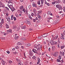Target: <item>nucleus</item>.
Returning a JSON list of instances; mask_svg holds the SVG:
<instances>
[{
    "instance_id": "f257e3e1",
    "label": "nucleus",
    "mask_w": 65,
    "mask_h": 65,
    "mask_svg": "<svg viewBox=\"0 0 65 65\" xmlns=\"http://www.w3.org/2000/svg\"><path fill=\"white\" fill-rule=\"evenodd\" d=\"M51 35L53 38L54 39H57L58 37L57 34L55 32L52 33Z\"/></svg>"
},
{
    "instance_id": "f03ea898",
    "label": "nucleus",
    "mask_w": 65,
    "mask_h": 65,
    "mask_svg": "<svg viewBox=\"0 0 65 65\" xmlns=\"http://www.w3.org/2000/svg\"><path fill=\"white\" fill-rule=\"evenodd\" d=\"M8 3L9 4L10 3L11 4L10 5V6H12L13 7V0H9V1L8 2Z\"/></svg>"
},
{
    "instance_id": "7ed1b4c3",
    "label": "nucleus",
    "mask_w": 65,
    "mask_h": 65,
    "mask_svg": "<svg viewBox=\"0 0 65 65\" xmlns=\"http://www.w3.org/2000/svg\"><path fill=\"white\" fill-rule=\"evenodd\" d=\"M40 2H41V4L42 5L43 3V0H38V4L39 5L40 4Z\"/></svg>"
},
{
    "instance_id": "20e7f679",
    "label": "nucleus",
    "mask_w": 65,
    "mask_h": 65,
    "mask_svg": "<svg viewBox=\"0 0 65 65\" xmlns=\"http://www.w3.org/2000/svg\"><path fill=\"white\" fill-rule=\"evenodd\" d=\"M32 51L34 53H36L37 54H38L39 55H41V54H39L37 52V51L35 49H33L32 50Z\"/></svg>"
},
{
    "instance_id": "39448f33",
    "label": "nucleus",
    "mask_w": 65,
    "mask_h": 65,
    "mask_svg": "<svg viewBox=\"0 0 65 65\" xmlns=\"http://www.w3.org/2000/svg\"><path fill=\"white\" fill-rule=\"evenodd\" d=\"M12 6V8H11L10 7H9V8H10V9H11L12 12H13V11H14V10H15V9L14 8H13V7L12 6Z\"/></svg>"
},
{
    "instance_id": "423d86ee",
    "label": "nucleus",
    "mask_w": 65,
    "mask_h": 65,
    "mask_svg": "<svg viewBox=\"0 0 65 65\" xmlns=\"http://www.w3.org/2000/svg\"><path fill=\"white\" fill-rule=\"evenodd\" d=\"M54 41L53 40L50 41L49 43H48V44H49V43H50L51 45H54Z\"/></svg>"
},
{
    "instance_id": "0eeeda50",
    "label": "nucleus",
    "mask_w": 65,
    "mask_h": 65,
    "mask_svg": "<svg viewBox=\"0 0 65 65\" xmlns=\"http://www.w3.org/2000/svg\"><path fill=\"white\" fill-rule=\"evenodd\" d=\"M32 5L33 7H35L36 8H37V4H35L34 3H33Z\"/></svg>"
},
{
    "instance_id": "6e6552de",
    "label": "nucleus",
    "mask_w": 65,
    "mask_h": 65,
    "mask_svg": "<svg viewBox=\"0 0 65 65\" xmlns=\"http://www.w3.org/2000/svg\"><path fill=\"white\" fill-rule=\"evenodd\" d=\"M60 56H64V52L63 51L61 52L60 51Z\"/></svg>"
},
{
    "instance_id": "1a4fd4ad",
    "label": "nucleus",
    "mask_w": 65,
    "mask_h": 65,
    "mask_svg": "<svg viewBox=\"0 0 65 65\" xmlns=\"http://www.w3.org/2000/svg\"><path fill=\"white\" fill-rule=\"evenodd\" d=\"M0 7H2L4 8V5L2 2H0Z\"/></svg>"
},
{
    "instance_id": "9d476101",
    "label": "nucleus",
    "mask_w": 65,
    "mask_h": 65,
    "mask_svg": "<svg viewBox=\"0 0 65 65\" xmlns=\"http://www.w3.org/2000/svg\"><path fill=\"white\" fill-rule=\"evenodd\" d=\"M47 35H48V33H46L45 34H43V36H42L43 37H46L47 36Z\"/></svg>"
},
{
    "instance_id": "9b49d317",
    "label": "nucleus",
    "mask_w": 65,
    "mask_h": 65,
    "mask_svg": "<svg viewBox=\"0 0 65 65\" xmlns=\"http://www.w3.org/2000/svg\"><path fill=\"white\" fill-rule=\"evenodd\" d=\"M12 32V30H11V29H9L7 30V34L9 33H11Z\"/></svg>"
},
{
    "instance_id": "f8f14e48",
    "label": "nucleus",
    "mask_w": 65,
    "mask_h": 65,
    "mask_svg": "<svg viewBox=\"0 0 65 65\" xmlns=\"http://www.w3.org/2000/svg\"><path fill=\"white\" fill-rule=\"evenodd\" d=\"M35 47L37 49V51H39V50L40 47L39 46H37V45H35Z\"/></svg>"
},
{
    "instance_id": "ddd939ff",
    "label": "nucleus",
    "mask_w": 65,
    "mask_h": 65,
    "mask_svg": "<svg viewBox=\"0 0 65 65\" xmlns=\"http://www.w3.org/2000/svg\"><path fill=\"white\" fill-rule=\"evenodd\" d=\"M1 33L2 34H3V35H6V33L4 32L3 31H2L1 32Z\"/></svg>"
},
{
    "instance_id": "4468645a",
    "label": "nucleus",
    "mask_w": 65,
    "mask_h": 65,
    "mask_svg": "<svg viewBox=\"0 0 65 65\" xmlns=\"http://www.w3.org/2000/svg\"><path fill=\"white\" fill-rule=\"evenodd\" d=\"M38 62H37V64H39L40 61V58H38Z\"/></svg>"
},
{
    "instance_id": "2eb2a0df",
    "label": "nucleus",
    "mask_w": 65,
    "mask_h": 65,
    "mask_svg": "<svg viewBox=\"0 0 65 65\" xmlns=\"http://www.w3.org/2000/svg\"><path fill=\"white\" fill-rule=\"evenodd\" d=\"M2 64L3 65H5V63H6V62H5V61H3V59H2Z\"/></svg>"
},
{
    "instance_id": "dca6fc26",
    "label": "nucleus",
    "mask_w": 65,
    "mask_h": 65,
    "mask_svg": "<svg viewBox=\"0 0 65 65\" xmlns=\"http://www.w3.org/2000/svg\"><path fill=\"white\" fill-rule=\"evenodd\" d=\"M57 55L58 53L57 52H56L54 54L53 56H54V57H57Z\"/></svg>"
},
{
    "instance_id": "f3484780",
    "label": "nucleus",
    "mask_w": 65,
    "mask_h": 65,
    "mask_svg": "<svg viewBox=\"0 0 65 65\" xmlns=\"http://www.w3.org/2000/svg\"><path fill=\"white\" fill-rule=\"evenodd\" d=\"M61 35L62 36L64 37V36L65 35V31H64L63 33H61Z\"/></svg>"
},
{
    "instance_id": "a211bd4d",
    "label": "nucleus",
    "mask_w": 65,
    "mask_h": 65,
    "mask_svg": "<svg viewBox=\"0 0 65 65\" xmlns=\"http://www.w3.org/2000/svg\"><path fill=\"white\" fill-rule=\"evenodd\" d=\"M56 6L57 7V8H58L60 10V9L59 8H60V6H60L59 5H56Z\"/></svg>"
},
{
    "instance_id": "6ab92c4d",
    "label": "nucleus",
    "mask_w": 65,
    "mask_h": 65,
    "mask_svg": "<svg viewBox=\"0 0 65 65\" xmlns=\"http://www.w3.org/2000/svg\"><path fill=\"white\" fill-rule=\"evenodd\" d=\"M28 17L30 19H31V20H32V17H31V15L30 14H28Z\"/></svg>"
},
{
    "instance_id": "aec40b11",
    "label": "nucleus",
    "mask_w": 65,
    "mask_h": 65,
    "mask_svg": "<svg viewBox=\"0 0 65 65\" xmlns=\"http://www.w3.org/2000/svg\"><path fill=\"white\" fill-rule=\"evenodd\" d=\"M25 12L26 13L27 15H28V9H26V10Z\"/></svg>"
},
{
    "instance_id": "412c9836",
    "label": "nucleus",
    "mask_w": 65,
    "mask_h": 65,
    "mask_svg": "<svg viewBox=\"0 0 65 65\" xmlns=\"http://www.w3.org/2000/svg\"><path fill=\"white\" fill-rule=\"evenodd\" d=\"M57 24V21H55L53 23V24H54V25H56Z\"/></svg>"
},
{
    "instance_id": "4be33fe9",
    "label": "nucleus",
    "mask_w": 65,
    "mask_h": 65,
    "mask_svg": "<svg viewBox=\"0 0 65 65\" xmlns=\"http://www.w3.org/2000/svg\"><path fill=\"white\" fill-rule=\"evenodd\" d=\"M23 8H24V7L23 6H21L20 7V9L21 10H22V9H23Z\"/></svg>"
},
{
    "instance_id": "5701e85b",
    "label": "nucleus",
    "mask_w": 65,
    "mask_h": 65,
    "mask_svg": "<svg viewBox=\"0 0 65 65\" xmlns=\"http://www.w3.org/2000/svg\"><path fill=\"white\" fill-rule=\"evenodd\" d=\"M4 19H2L1 22V23H2V24H4Z\"/></svg>"
},
{
    "instance_id": "b1692460",
    "label": "nucleus",
    "mask_w": 65,
    "mask_h": 65,
    "mask_svg": "<svg viewBox=\"0 0 65 65\" xmlns=\"http://www.w3.org/2000/svg\"><path fill=\"white\" fill-rule=\"evenodd\" d=\"M57 42H56L55 41H54L53 42V45L55 44H57Z\"/></svg>"
},
{
    "instance_id": "393cba45",
    "label": "nucleus",
    "mask_w": 65,
    "mask_h": 65,
    "mask_svg": "<svg viewBox=\"0 0 65 65\" xmlns=\"http://www.w3.org/2000/svg\"><path fill=\"white\" fill-rule=\"evenodd\" d=\"M21 39L23 40H26V39L25 38H21Z\"/></svg>"
},
{
    "instance_id": "a878e982",
    "label": "nucleus",
    "mask_w": 65,
    "mask_h": 65,
    "mask_svg": "<svg viewBox=\"0 0 65 65\" xmlns=\"http://www.w3.org/2000/svg\"><path fill=\"white\" fill-rule=\"evenodd\" d=\"M26 28V27L25 26H24L22 27V29H25Z\"/></svg>"
},
{
    "instance_id": "bb28decb",
    "label": "nucleus",
    "mask_w": 65,
    "mask_h": 65,
    "mask_svg": "<svg viewBox=\"0 0 65 65\" xmlns=\"http://www.w3.org/2000/svg\"><path fill=\"white\" fill-rule=\"evenodd\" d=\"M52 50L54 51L55 48V46H52Z\"/></svg>"
},
{
    "instance_id": "cd10ccee",
    "label": "nucleus",
    "mask_w": 65,
    "mask_h": 65,
    "mask_svg": "<svg viewBox=\"0 0 65 65\" xmlns=\"http://www.w3.org/2000/svg\"><path fill=\"white\" fill-rule=\"evenodd\" d=\"M6 28H9V25L7 24H6Z\"/></svg>"
},
{
    "instance_id": "c85d7f7f",
    "label": "nucleus",
    "mask_w": 65,
    "mask_h": 65,
    "mask_svg": "<svg viewBox=\"0 0 65 65\" xmlns=\"http://www.w3.org/2000/svg\"><path fill=\"white\" fill-rule=\"evenodd\" d=\"M60 39H63V40H64V37L62 36L60 37Z\"/></svg>"
},
{
    "instance_id": "c756f323",
    "label": "nucleus",
    "mask_w": 65,
    "mask_h": 65,
    "mask_svg": "<svg viewBox=\"0 0 65 65\" xmlns=\"http://www.w3.org/2000/svg\"><path fill=\"white\" fill-rule=\"evenodd\" d=\"M19 38V37L18 36H16L15 37H14V39H18V38Z\"/></svg>"
},
{
    "instance_id": "7c9ffc66",
    "label": "nucleus",
    "mask_w": 65,
    "mask_h": 65,
    "mask_svg": "<svg viewBox=\"0 0 65 65\" xmlns=\"http://www.w3.org/2000/svg\"><path fill=\"white\" fill-rule=\"evenodd\" d=\"M14 18H13V15H12L11 16V20H13Z\"/></svg>"
},
{
    "instance_id": "2f4dec72",
    "label": "nucleus",
    "mask_w": 65,
    "mask_h": 65,
    "mask_svg": "<svg viewBox=\"0 0 65 65\" xmlns=\"http://www.w3.org/2000/svg\"><path fill=\"white\" fill-rule=\"evenodd\" d=\"M2 23H0V28H2Z\"/></svg>"
},
{
    "instance_id": "473e14b6",
    "label": "nucleus",
    "mask_w": 65,
    "mask_h": 65,
    "mask_svg": "<svg viewBox=\"0 0 65 65\" xmlns=\"http://www.w3.org/2000/svg\"><path fill=\"white\" fill-rule=\"evenodd\" d=\"M18 45H21L22 43H20V42H18L17 43Z\"/></svg>"
},
{
    "instance_id": "72a5a7b5",
    "label": "nucleus",
    "mask_w": 65,
    "mask_h": 65,
    "mask_svg": "<svg viewBox=\"0 0 65 65\" xmlns=\"http://www.w3.org/2000/svg\"><path fill=\"white\" fill-rule=\"evenodd\" d=\"M0 38L2 40H4V39H5V38H4V37L3 38L2 37H1Z\"/></svg>"
},
{
    "instance_id": "f704fd0d",
    "label": "nucleus",
    "mask_w": 65,
    "mask_h": 65,
    "mask_svg": "<svg viewBox=\"0 0 65 65\" xmlns=\"http://www.w3.org/2000/svg\"><path fill=\"white\" fill-rule=\"evenodd\" d=\"M64 47H65V46H61V49H63V48H64Z\"/></svg>"
},
{
    "instance_id": "c9c22d12",
    "label": "nucleus",
    "mask_w": 65,
    "mask_h": 65,
    "mask_svg": "<svg viewBox=\"0 0 65 65\" xmlns=\"http://www.w3.org/2000/svg\"><path fill=\"white\" fill-rule=\"evenodd\" d=\"M27 45L28 46H30V45H31V44H30L28 43L27 44Z\"/></svg>"
},
{
    "instance_id": "e433bc0d",
    "label": "nucleus",
    "mask_w": 65,
    "mask_h": 65,
    "mask_svg": "<svg viewBox=\"0 0 65 65\" xmlns=\"http://www.w3.org/2000/svg\"><path fill=\"white\" fill-rule=\"evenodd\" d=\"M7 20L8 22H10V18H9V19H7Z\"/></svg>"
},
{
    "instance_id": "4c0bfd02",
    "label": "nucleus",
    "mask_w": 65,
    "mask_h": 65,
    "mask_svg": "<svg viewBox=\"0 0 65 65\" xmlns=\"http://www.w3.org/2000/svg\"><path fill=\"white\" fill-rule=\"evenodd\" d=\"M9 63H10V64H11V63H12V61L11 60H10L9 61Z\"/></svg>"
},
{
    "instance_id": "58836bf2",
    "label": "nucleus",
    "mask_w": 65,
    "mask_h": 65,
    "mask_svg": "<svg viewBox=\"0 0 65 65\" xmlns=\"http://www.w3.org/2000/svg\"><path fill=\"white\" fill-rule=\"evenodd\" d=\"M38 18H39V19H41V17H40V16L39 15H38Z\"/></svg>"
},
{
    "instance_id": "ea45409f",
    "label": "nucleus",
    "mask_w": 65,
    "mask_h": 65,
    "mask_svg": "<svg viewBox=\"0 0 65 65\" xmlns=\"http://www.w3.org/2000/svg\"><path fill=\"white\" fill-rule=\"evenodd\" d=\"M57 61L58 62H61V61L58 59H57Z\"/></svg>"
},
{
    "instance_id": "a19ab883",
    "label": "nucleus",
    "mask_w": 65,
    "mask_h": 65,
    "mask_svg": "<svg viewBox=\"0 0 65 65\" xmlns=\"http://www.w3.org/2000/svg\"><path fill=\"white\" fill-rule=\"evenodd\" d=\"M5 8L7 10H9V8H8L7 7H6Z\"/></svg>"
},
{
    "instance_id": "79ce46f5",
    "label": "nucleus",
    "mask_w": 65,
    "mask_h": 65,
    "mask_svg": "<svg viewBox=\"0 0 65 65\" xmlns=\"http://www.w3.org/2000/svg\"><path fill=\"white\" fill-rule=\"evenodd\" d=\"M9 18H10L9 17V16H7L6 17V18L7 19H9Z\"/></svg>"
},
{
    "instance_id": "37998d69",
    "label": "nucleus",
    "mask_w": 65,
    "mask_h": 65,
    "mask_svg": "<svg viewBox=\"0 0 65 65\" xmlns=\"http://www.w3.org/2000/svg\"><path fill=\"white\" fill-rule=\"evenodd\" d=\"M32 58L33 59H35L36 58V57L34 56L33 57H32Z\"/></svg>"
},
{
    "instance_id": "c03bdc74",
    "label": "nucleus",
    "mask_w": 65,
    "mask_h": 65,
    "mask_svg": "<svg viewBox=\"0 0 65 65\" xmlns=\"http://www.w3.org/2000/svg\"><path fill=\"white\" fill-rule=\"evenodd\" d=\"M58 58L59 60H61V56H58Z\"/></svg>"
},
{
    "instance_id": "a18cd8bd",
    "label": "nucleus",
    "mask_w": 65,
    "mask_h": 65,
    "mask_svg": "<svg viewBox=\"0 0 65 65\" xmlns=\"http://www.w3.org/2000/svg\"><path fill=\"white\" fill-rule=\"evenodd\" d=\"M59 39H60L59 38L58 39V41L59 43H60L61 42V41H60V40H59Z\"/></svg>"
},
{
    "instance_id": "49530a36",
    "label": "nucleus",
    "mask_w": 65,
    "mask_h": 65,
    "mask_svg": "<svg viewBox=\"0 0 65 65\" xmlns=\"http://www.w3.org/2000/svg\"><path fill=\"white\" fill-rule=\"evenodd\" d=\"M23 11L24 12H25V8L23 9Z\"/></svg>"
},
{
    "instance_id": "de8ad7c7",
    "label": "nucleus",
    "mask_w": 65,
    "mask_h": 65,
    "mask_svg": "<svg viewBox=\"0 0 65 65\" xmlns=\"http://www.w3.org/2000/svg\"><path fill=\"white\" fill-rule=\"evenodd\" d=\"M33 12H35V11H36V9H34L33 10Z\"/></svg>"
},
{
    "instance_id": "09e8293b",
    "label": "nucleus",
    "mask_w": 65,
    "mask_h": 65,
    "mask_svg": "<svg viewBox=\"0 0 65 65\" xmlns=\"http://www.w3.org/2000/svg\"><path fill=\"white\" fill-rule=\"evenodd\" d=\"M28 23L29 25H30L31 24V23L29 21L28 22Z\"/></svg>"
},
{
    "instance_id": "8fccbe9b",
    "label": "nucleus",
    "mask_w": 65,
    "mask_h": 65,
    "mask_svg": "<svg viewBox=\"0 0 65 65\" xmlns=\"http://www.w3.org/2000/svg\"><path fill=\"white\" fill-rule=\"evenodd\" d=\"M25 21H26V22H28L29 21L28 19H26Z\"/></svg>"
},
{
    "instance_id": "3c124183",
    "label": "nucleus",
    "mask_w": 65,
    "mask_h": 65,
    "mask_svg": "<svg viewBox=\"0 0 65 65\" xmlns=\"http://www.w3.org/2000/svg\"><path fill=\"white\" fill-rule=\"evenodd\" d=\"M31 15L32 17H33L34 15V14L33 13H31Z\"/></svg>"
},
{
    "instance_id": "603ef678",
    "label": "nucleus",
    "mask_w": 65,
    "mask_h": 65,
    "mask_svg": "<svg viewBox=\"0 0 65 65\" xmlns=\"http://www.w3.org/2000/svg\"><path fill=\"white\" fill-rule=\"evenodd\" d=\"M56 17H57V18H60V17L59 16V15H56Z\"/></svg>"
},
{
    "instance_id": "864d4df0",
    "label": "nucleus",
    "mask_w": 65,
    "mask_h": 65,
    "mask_svg": "<svg viewBox=\"0 0 65 65\" xmlns=\"http://www.w3.org/2000/svg\"><path fill=\"white\" fill-rule=\"evenodd\" d=\"M62 2L63 3H64L65 4V0H63L62 1Z\"/></svg>"
},
{
    "instance_id": "5fc2aeb1",
    "label": "nucleus",
    "mask_w": 65,
    "mask_h": 65,
    "mask_svg": "<svg viewBox=\"0 0 65 65\" xmlns=\"http://www.w3.org/2000/svg\"><path fill=\"white\" fill-rule=\"evenodd\" d=\"M43 47L44 48H46V47H47L45 45V46H44Z\"/></svg>"
},
{
    "instance_id": "6e6d98bb",
    "label": "nucleus",
    "mask_w": 65,
    "mask_h": 65,
    "mask_svg": "<svg viewBox=\"0 0 65 65\" xmlns=\"http://www.w3.org/2000/svg\"><path fill=\"white\" fill-rule=\"evenodd\" d=\"M15 48L16 49H19V47L18 46H17L15 47Z\"/></svg>"
},
{
    "instance_id": "4d7b16f0",
    "label": "nucleus",
    "mask_w": 65,
    "mask_h": 65,
    "mask_svg": "<svg viewBox=\"0 0 65 65\" xmlns=\"http://www.w3.org/2000/svg\"><path fill=\"white\" fill-rule=\"evenodd\" d=\"M50 13H51V11H48V14H50Z\"/></svg>"
},
{
    "instance_id": "13d9d810",
    "label": "nucleus",
    "mask_w": 65,
    "mask_h": 65,
    "mask_svg": "<svg viewBox=\"0 0 65 65\" xmlns=\"http://www.w3.org/2000/svg\"><path fill=\"white\" fill-rule=\"evenodd\" d=\"M7 53H8V54L10 53V52L9 51H7L6 52Z\"/></svg>"
},
{
    "instance_id": "bf43d9fd",
    "label": "nucleus",
    "mask_w": 65,
    "mask_h": 65,
    "mask_svg": "<svg viewBox=\"0 0 65 65\" xmlns=\"http://www.w3.org/2000/svg\"><path fill=\"white\" fill-rule=\"evenodd\" d=\"M58 3H60V2H61V1L60 0H58Z\"/></svg>"
},
{
    "instance_id": "052dcab7",
    "label": "nucleus",
    "mask_w": 65,
    "mask_h": 65,
    "mask_svg": "<svg viewBox=\"0 0 65 65\" xmlns=\"http://www.w3.org/2000/svg\"><path fill=\"white\" fill-rule=\"evenodd\" d=\"M40 38H41V36L38 37V39H40Z\"/></svg>"
},
{
    "instance_id": "680f3d73",
    "label": "nucleus",
    "mask_w": 65,
    "mask_h": 65,
    "mask_svg": "<svg viewBox=\"0 0 65 65\" xmlns=\"http://www.w3.org/2000/svg\"><path fill=\"white\" fill-rule=\"evenodd\" d=\"M43 6V5H42L40 6H39L40 7H42V6Z\"/></svg>"
},
{
    "instance_id": "e2e57ef3",
    "label": "nucleus",
    "mask_w": 65,
    "mask_h": 65,
    "mask_svg": "<svg viewBox=\"0 0 65 65\" xmlns=\"http://www.w3.org/2000/svg\"><path fill=\"white\" fill-rule=\"evenodd\" d=\"M14 21H15L17 20V19H16V18L15 17H14Z\"/></svg>"
},
{
    "instance_id": "0e129e2a",
    "label": "nucleus",
    "mask_w": 65,
    "mask_h": 65,
    "mask_svg": "<svg viewBox=\"0 0 65 65\" xmlns=\"http://www.w3.org/2000/svg\"><path fill=\"white\" fill-rule=\"evenodd\" d=\"M55 2H52V4H53V5L55 4Z\"/></svg>"
},
{
    "instance_id": "69168bd1",
    "label": "nucleus",
    "mask_w": 65,
    "mask_h": 65,
    "mask_svg": "<svg viewBox=\"0 0 65 65\" xmlns=\"http://www.w3.org/2000/svg\"><path fill=\"white\" fill-rule=\"evenodd\" d=\"M15 48H13L12 49V51H14V50H15Z\"/></svg>"
},
{
    "instance_id": "338daca9",
    "label": "nucleus",
    "mask_w": 65,
    "mask_h": 65,
    "mask_svg": "<svg viewBox=\"0 0 65 65\" xmlns=\"http://www.w3.org/2000/svg\"><path fill=\"white\" fill-rule=\"evenodd\" d=\"M47 5H48V6H50V4L49 3H47Z\"/></svg>"
},
{
    "instance_id": "774afa93",
    "label": "nucleus",
    "mask_w": 65,
    "mask_h": 65,
    "mask_svg": "<svg viewBox=\"0 0 65 65\" xmlns=\"http://www.w3.org/2000/svg\"><path fill=\"white\" fill-rule=\"evenodd\" d=\"M34 22H36V20L35 19H34L33 20Z\"/></svg>"
}]
</instances>
